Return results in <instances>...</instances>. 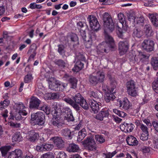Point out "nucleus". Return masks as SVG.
<instances>
[{
  "instance_id": "nucleus-60",
  "label": "nucleus",
  "mask_w": 158,
  "mask_h": 158,
  "mask_svg": "<svg viewBox=\"0 0 158 158\" xmlns=\"http://www.w3.org/2000/svg\"><path fill=\"white\" fill-rule=\"evenodd\" d=\"M71 40L73 42H77L78 40L77 35L75 34H73L71 36Z\"/></svg>"
},
{
  "instance_id": "nucleus-34",
  "label": "nucleus",
  "mask_w": 158,
  "mask_h": 158,
  "mask_svg": "<svg viewBox=\"0 0 158 158\" xmlns=\"http://www.w3.org/2000/svg\"><path fill=\"white\" fill-rule=\"evenodd\" d=\"M69 82L70 84V87L73 89H75L77 87V80L74 77H71L69 79Z\"/></svg>"
},
{
  "instance_id": "nucleus-35",
  "label": "nucleus",
  "mask_w": 158,
  "mask_h": 158,
  "mask_svg": "<svg viewBox=\"0 0 158 158\" xmlns=\"http://www.w3.org/2000/svg\"><path fill=\"white\" fill-rule=\"evenodd\" d=\"M95 138L96 142L98 143H102L105 142V138L103 135H97L95 136Z\"/></svg>"
},
{
  "instance_id": "nucleus-29",
  "label": "nucleus",
  "mask_w": 158,
  "mask_h": 158,
  "mask_svg": "<svg viewBox=\"0 0 158 158\" xmlns=\"http://www.w3.org/2000/svg\"><path fill=\"white\" fill-rule=\"evenodd\" d=\"M86 132L85 129H82L78 132L77 141L80 142L86 136Z\"/></svg>"
},
{
  "instance_id": "nucleus-43",
  "label": "nucleus",
  "mask_w": 158,
  "mask_h": 158,
  "mask_svg": "<svg viewBox=\"0 0 158 158\" xmlns=\"http://www.w3.org/2000/svg\"><path fill=\"white\" fill-rule=\"evenodd\" d=\"M113 111L114 113L122 118H124L127 115V114L122 111H120L116 109H114Z\"/></svg>"
},
{
  "instance_id": "nucleus-31",
  "label": "nucleus",
  "mask_w": 158,
  "mask_h": 158,
  "mask_svg": "<svg viewBox=\"0 0 158 158\" xmlns=\"http://www.w3.org/2000/svg\"><path fill=\"white\" fill-rule=\"evenodd\" d=\"M67 85V84L65 83H61L60 82H58L56 84V89L55 90L59 91H62L65 88Z\"/></svg>"
},
{
  "instance_id": "nucleus-40",
  "label": "nucleus",
  "mask_w": 158,
  "mask_h": 158,
  "mask_svg": "<svg viewBox=\"0 0 158 158\" xmlns=\"http://www.w3.org/2000/svg\"><path fill=\"white\" fill-rule=\"evenodd\" d=\"M10 103V101L8 99H5L3 102H0V110H2L5 107L7 106Z\"/></svg>"
},
{
  "instance_id": "nucleus-44",
  "label": "nucleus",
  "mask_w": 158,
  "mask_h": 158,
  "mask_svg": "<svg viewBox=\"0 0 158 158\" xmlns=\"http://www.w3.org/2000/svg\"><path fill=\"white\" fill-rule=\"evenodd\" d=\"M152 87L154 91L158 94V77L152 82Z\"/></svg>"
},
{
  "instance_id": "nucleus-52",
  "label": "nucleus",
  "mask_w": 158,
  "mask_h": 158,
  "mask_svg": "<svg viewBox=\"0 0 158 158\" xmlns=\"http://www.w3.org/2000/svg\"><path fill=\"white\" fill-rule=\"evenodd\" d=\"M55 63L59 66L64 67L65 66V63L62 60L59 59L55 61Z\"/></svg>"
},
{
  "instance_id": "nucleus-62",
  "label": "nucleus",
  "mask_w": 158,
  "mask_h": 158,
  "mask_svg": "<svg viewBox=\"0 0 158 158\" xmlns=\"http://www.w3.org/2000/svg\"><path fill=\"white\" fill-rule=\"evenodd\" d=\"M123 32L122 31L121 28H119L117 32V34L118 37L122 39L123 38Z\"/></svg>"
},
{
  "instance_id": "nucleus-23",
  "label": "nucleus",
  "mask_w": 158,
  "mask_h": 158,
  "mask_svg": "<svg viewBox=\"0 0 158 158\" xmlns=\"http://www.w3.org/2000/svg\"><path fill=\"white\" fill-rule=\"evenodd\" d=\"M126 140L127 144L129 145H137L138 144V141L136 139L131 135L128 137Z\"/></svg>"
},
{
  "instance_id": "nucleus-2",
  "label": "nucleus",
  "mask_w": 158,
  "mask_h": 158,
  "mask_svg": "<svg viewBox=\"0 0 158 158\" xmlns=\"http://www.w3.org/2000/svg\"><path fill=\"white\" fill-rule=\"evenodd\" d=\"M106 41L99 44L97 47V52L98 53L108 52L110 48H114V44L112 37L104 31Z\"/></svg>"
},
{
  "instance_id": "nucleus-6",
  "label": "nucleus",
  "mask_w": 158,
  "mask_h": 158,
  "mask_svg": "<svg viewBox=\"0 0 158 158\" xmlns=\"http://www.w3.org/2000/svg\"><path fill=\"white\" fill-rule=\"evenodd\" d=\"M103 20L104 27L108 29L111 32L114 30L115 26L111 16L107 12L103 15Z\"/></svg>"
},
{
  "instance_id": "nucleus-1",
  "label": "nucleus",
  "mask_w": 158,
  "mask_h": 158,
  "mask_svg": "<svg viewBox=\"0 0 158 158\" xmlns=\"http://www.w3.org/2000/svg\"><path fill=\"white\" fill-rule=\"evenodd\" d=\"M61 106L59 104L53 105L52 106L53 117L51 121V124L56 128H61L64 124V121L60 116L61 114Z\"/></svg>"
},
{
  "instance_id": "nucleus-19",
  "label": "nucleus",
  "mask_w": 158,
  "mask_h": 158,
  "mask_svg": "<svg viewBox=\"0 0 158 158\" xmlns=\"http://www.w3.org/2000/svg\"><path fill=\"white\" fill-rule=\"evenodd\" d=\"M109 112L106 108L102 109V110L95 116V118L99 120L102 121L104 118L108 117Z\"/></svg>"
},
{
  "instance_id": "nucleus-27",
  "label": "nucleus",
  "mask_w": 158,
  "mask_h": 158,
  "mask_svg": "<svg viewBox=\"0 0 158 158\" xmlns=\"http://www.w3.org/2000/svg\"><path fill=\"white\" fill-rule=\"evenodd\" d=\"M71 134V131L68 128L63 129L61 130V135L65 136L68 139H71L72 138Z\"/></svg>"
},
{
  "instance_id": "nucleus-53",
  "label": "nucleus",
  "mask_w": 158,
  "mask_h": 158,
  "mask_svg": "<svg viewBox=\"0 0 158 158\" xmlns=\"http://www.w3.org/2000/svg\"><path fill=\"white\" fill-rule=\"evenodd\" d=\"M64 118L67 120L68 122L73 121L74 120V117L73 116L72 113L68 114V115H65Z\"/></svg>"
},
{
  "instance_id": "nucleus-49",
  "label": "nucleus",
  "mask_w": 158,
  "mask_h": 158,
  "mask_svg": "<svg viewBox=\"0 0 158 158\" xmlns=\"http://www.w3.org/2000/svg\"><path fill=\"white\" fill-rule=\"evenodd\" d=\"M118 17L119 22L123 25L125 21V18L124 15L122 13H120L118 14Z\"/></svg>"
},
{
  "instance_id": "nucleus-3",
  "label": "nucleus",
  "mask_w": 158,
  "mask_h": 158,
  "mask_svg": "<svg viewBox=\"0 0 158 158\" xmlns=\"http://www.w3.org/2000/svg\"><path fill=\"white\" fill-rule=\"evenodd\" d=\"M73 99L74 101L68 97L64 98V100L66 102L72 106L76 110H79L80 107L78 104H79L84 99V98L80 93H78L73 96Z\"/></svg>"
},
{
  "instance_id": "nucleus-38",
  "label": "nucleus",
  "mask_w": 158,
  "mask_h": 158,
  "mask_svg": "<svg viewBox=\"0 0 158 158\" xmlns=\"http://www.w3.org/2000/svg\"><path fill=\"white\" fill-rule=\"evenodd\" d=\"M151 64L153 69L155 70H157L158 69V59L156 57L152 58Z\"/></svg>"
},
{
  "instance_id": "nucleus-51",
  "label": "nucleus",
  "mask_w": 158,
  "mask_h": 158,
  "mask_svg": "<svg viewBox=\"0 0 158 158\" xmlns=\"http://www.w3.org/2000/svg\"><path fill=\"white\" fill-rule=\"evenodd\" d=\"M41 158H54V155L53 153L49 152L48 153H45L43 155Z\"/></svg>"
},
{
  "instance_id": "nucleus-63",
  "label": "nucleus",
  "mask_w": 158,
  "mask_h": 158,
  "mask_svg": "<svg viewBox=\"0 0 158 158\" xmlns=\"http://www.w3.org/2000/svg\"><path fill=\"white\" fill-rule=\"evenodd\" d=\"M153 143L154 148L158 149V139L155 138L153 139Z\"/></svg>"
},
{
  "instance_id": "nucleus-24",
  "label": "nucleus",
  "mask_w": 158,
  "mask_h": 158,
  "mask_svg": "<svg viewBox=\"0 0 158 158\" xmlns=\"http://www.w3.org/2000/svg\"><path fill=\"white\" fill-rule=\"evenodd\" d=\"M84 64L81 61H76L72 70L74 72H78L84 68Z\"/></svg>"
},
{
  "instance_id": "nucleus-56",
  "label": "nucleus",
  "mask_w": 158,
  "mask_h": 158,
  "mask_svg": "<svg viewBox=\"0 0 158 158\" xmlns=\"http://www.w3.org/2000/svg\"><path fill=\"white\" fill-rule=\"evenodd\" d=\"M148 133H142L140 139L143 141L147 140L148 139Z\"/></svg>"
},
{
  "instance_id": "nucleus-54",
  "label": "nucleus",
  "mask_w": 158,
  "mask_h": 158,
  "mask_svg": "<svg viewBox=\"0 0 158 158\" xmlns=\"http://www.w3.org/2000/svg\"><path fill=\"white\" fill-rule=\"evenodd\" d=\"M63 112L64 113V116L65 115L72 114L71 110L68 107H65L63 108Z\"/></svg>"
},
{
  "instance_id": "nucleus-7",
  "label": "nucleus",
  "mask_w": 158,
  "mask_h": 158,
  "mask_svg": "<svg viewBox=\"0 0 158 158\" xmlns=\"http://www.w3.org/2000/svg\"><path fill=\"white\" fill-rule=\"evenodd\" d=\"M126 87L127 92L129 95L135 97L138 95V88L134 81L131 80L127 81Z\"/></svg>"
},
{
  "instance_id": "nucleus-48",
  "label": "nucleus",
  "mask_w": 158,
  "mask_h": 158,
  "mask_svg": "<svg viewBox=\"0 0 158 158\" xmlns=\"http://www.w3.org/2000/svg\"><path fill=\"white\" fill-rule=\"evenodd\" d=\"M110 79V84L112 86L111 90H110V92H112L113 91L114 88L116 87V82L115 78H111Z\"/></svg>"
},
{
  "instance_id": "nucleus-18",
  "label": "nucleus",
  "mask_w": 158,
  "mask_h": 158,
  "mask_svg": "<svg viewBox=\"0 0 158 158\" xmlns=\"http://www.w3.org/2000/svg\"><path fill=\"white\" fill-rule=\"evenodd\" d=\"M27 137L29 140L31 142H34L38 139L39 133L34 130H31L27 132Z\"/></svg>"
},
{
  "instance_id": "nucleus-22",
  "label": "nucleus",
  "mask_w": 158,
  "mask_h": 158,
  "mask_svg": "<svg viewBox=\"0 0 158 158\" xmlns=\"http://www.w3.org/2000/svg\"><path fill=\"white\" fill-rule=\"evenodd\" d=\"M79 150V148L78 145L74 143L69 144L67 148V150L69 152H77Z\"/></svg>"
},
{
  "instance_id": "nucleus-33",
  "label": "nucleus",
  "mask_w": 158,
  "mask_h": 158,
  "mask_svg": "<svg viewBox=\"0 0 158 158\" xmlns=\"http://www.w3.org/2000/svg\"><path fill=\"white\" fill-rule=\"evenodd\" d=\"M117 153V150H115L112 152H107L106 153H103L102 154V158H112Z\"/></svg>"
},
{
  "instance_id": "nucleus-42",
  "label": "nucleus",
  "mask_w": 158,
  "mask_h": 158,
  "mask_svg": "<svg viewBox=\"0 0 158 158\" xmlns=\"http://www.w3.org/2000/svg\"><path fill=\"white\" fill-rule=\"evenodd\" d=\"M44 151H50L53 148V145L51 143H44L42 144Z\"/></svg>"
},
{
  "instance_id": "nucleus-41",
  "label": "nucleus",
  "mask_w": 158,
  "mask_h": 158,
  "mask_svg": "<svg viewBox=\"0 0 158 158\" xmlns=\"http://www.w3.org/2000/svg\"><path fill=\"white\" fill-rule=\"evenodd\" d=\"M85 58L84 55L82 54L79 53L76 55L74 62L76 61H85Z\"/></svg>"
},
{
  "instance_id": "nucleus-16",
  "label": "nucleus",
  "mask_w": 158,
  "mask_h": 158,
  "mask_svg": "<svg viewBox=\"0 0 158 158\" xmlns=\"http://www.w3.org/2000/svg\"><path fill=\"white\" fill-rule=\"evenodd\" d=\"M51 140L53 141L54 145L58 148H62L64 147V142L61 138L58 136L52 137Z\"/></svg>"
},
{
  "instance_id": "nucleus-55",
  "label": "nucleus",
  "mask_w": 158,
  "mask_h": 158,
  "mask_svg": "<svg viewBox=\"0 0 158 158\" xmlns=\"http://www.w3.org/2000/svg\"><path fill=\"white\" fill-rule=\"evenodd\" d=\"M149 18L151 19V22H152L153 24L154 25V23L157 22V20L156 19H155V18H157V15H155L154 14H149Z\"/></svg>"
},
{
  "instance_id": "nucleus-11",
  "label": "nucleus",
  "mask_w": 158,
  "mask_h": 158,
  "mask_svg": "<svg viewBox=\"0 0 158 158\" xmlns=\"http://www.w3.org/2000/svg\"><path fill=\"white\" fill-rule=\"evenodd\" d=\"M129 46V40L127 39L120 41L118 43V49L120 55L125 54L128 50Z\"/></svg>"
},
{
  "instance_id": "nucleus-64",
  "label": "nucleus",
  "mask_w": 158,
  "mask_h": 158,
  "mask_svg": "<svg viewBox=\"0 0 158 158\" xmlns=\"http://www.w3.org/2000/svg\"><path fill=\"white\" fill-rule=\"evenodd\" d=\"M59 158H67V156L64 152H61L59 154Z\"/></svg>"
},
{
  "instance_id": "nucleus-26",
  "label": "nucleus",
  "mask_w": 158,
  "mask_h": 158,
  "mask_svg": "<svg viewBox=\"0 0 158 158\" xmlns=\"http://www.w3.org/2000/svg\"><path fill=\"white\" fill-rule=\"evenodd\" d=\"M144 31L146 35L148 37L151 36L153 35V31L152 29V27L149 24L145 25L144 27Z\"/></svg>"
},
{
  "instance_id": "nucleus-10",
  "label": "nucleus",
  "mask_w": 158,
  "mask_h": 158,
  "mask_svg": "<svg viewBox=\"0 0 158 158\" xmlns=\"http://www.w3.org/2000/svg\"><path fill=\"white\" fill-rule=\"evenodd\" d=\"M87 20L92 30L97 31L99 29L100 25L95 16L92 15H89Z\"/></svg>"
},
{
  "instance_id": "nucleus-57",
  "label": "nucleus",
  "mask_w": 158,
  "mask_h": 158,
  "mask_svg": "<svg viewBox=\"0 0 158 158\" xmlns=\"http://www.w3.org/2000/svg\"><path fill=\"white\" fill-rule=\"evenodd\" d=\"M141 151L143 153H148L150 152V148L147 146H143L141 148Z\"/></svg>"
},
{
  "instance_id": "nucleus-12",
  "label": "nucleus",
  "mask_w": 158,
  "mask_h": 158,
  "mask_svg": "<svg viewBox=\"0 0 158 158\" xmlns=\"http://www.w3.org/2000/svg\"><path fill=\"white\" fill-rule=\"evenodd\" d=\"M154 45V42L150 40H145L142 44L143 48L148 52L153 50Z\"/></svg>"
},
{
  "instance_id": "nucleus-4",
  "label": "nucleus",
  "mask_w": 158,
  "mask_h": 158,
  "mask_svg": "<svg viewBox=\"0 0 158 158\" xmlns=\"http://www.w3.org/2000/svg\"><path fill=\"white\" fill-rule=\"evenodd\" d=\"M105 78V74L102 71H98L96 73L90 74L89 77V81L91 84L96 86L98 83L103 82Z\"/></svg>"
},
{
  "instance_id": "nucleus-50",
  "label": "nucleus",
  "mask_w": 158,
  "mask_h": 158,
  "mask_svg": "<svg viewBox=\"0 0 158 158\" xmlns=\"http://www.w3.org/2000/svg\"><path fill=\"white\" fill-rule=\"evenodd\" d=\"M58 52L59 53V54L62 55L64 54L65 53L64 51V45L62 44L59 45L58 46Z\"/></svg>"
},
{
  "instance_id": "nucleus-59",
  "label": "nucleus",
  "mask_w": 158,
  "mask_h": 158,
  "mask_svg": "<svg viewBox=\"0 0 158 158\" xmlns=\"http://www.w3.org/2000/svg\"><path fill=\"white\" fill-rule=\"evenodd\" d=\"M80 35L82 37L83 40L85 41H86L87 40L85 39L86 37V33L85 30H83V29H81L80 31Z\"/></svg>"
},
{
  "instance_id": "nucleus-37",
  "label": "nucleus",
  "mask_w": 158,
  "mask_h": 158,
  "mask_svg": "<svg viewBox=\"0 0 158 158\" xmlns=\"http://www.w3.org/2000/svg\"><path fill=\"white\" fill-rule=\"evenodd\" d=\"M143 35V32L140 29L135 28L133 30V36L135 37L140 38Z\"/></svg>"
},
{
  "instance_id": "nucleus-5",
  "label": "nucleus",
  "mask_w": 158,
  "mask_h": 158,
  "mask_svg": "<svg viewBox=\"0 0 158 158\" xmlns=\"http://www.w3.org/2000/svg\"><path fill=\"white\" fill-rule=\"evenodd\" d=\"M15 109L18 114L15 116V118L17 120H20L23 118L22 116H26L27 114V107L25 106L22 102H19L15 104L14 106Z\"/></svg>"
},
{
  "instance_id": "nucleus-17",
  "label": "nucleus",
  "mask_w": 158,
  "mask_h": 158,
  "mask_svg": "<svg viewBox=\"0 0 158 158\" xmlns=\"http://www.w3.org/2000/svg\"><path fill=\"white\" fill-rule=\"evenodd\" d=\"M119 107L125 110L128 111L132 108V105L127 98L119 101Z\"/></svg>"
},
{
  "instance_id": "nucleus-13",
  "label": "nucleus",
  "mask_w": 158,
  "mask_h": 158,
  "mask_svg": "<svg viewBox=\"0 0 158 158\" xmlns=\"http://www.w3.org/2000/svg\"><path fill=\"white\" fill-rule=\"evenodd\" d=\"M41 103V101L37 97L32 96L30 98L29 107L31 109L39 110L40 108L39 106Z\"/></svg>"
},
{
  "instance_id": "nucleus-15",
  "label": "nucleus",
  "mask_w": 158,
  "mask_h": 158,
  "mask_svg": "<svg viewBox=\"0 0 158 158\" xmlns=\"http://www.w3.org/2000/svg\"><path fill=\"white\" fill-rule=\"evenodd\" d=\"M135 127L134 125L131 123H124L120 125L121 129L125 132H131Z\"/></svg>"
},
{
  "instance_id": "nucleus-9",
  "label": "nucleus",
  "mask_w": 158,
  "mask_h": 158,
  "mask_svg": "<svg viewBox=\"0 0 158 158\" xmlns=\"http://www.w3.org/2000/svg\"><path fill=\"white\" fill-rule=\"evenodd\" d=\"M82 144L90 151H95L97 145L93 137L88 136L86 139L82 142Z\"/></svg>"
},
{
  "instance_id": "nucleus-46",
  "label": "nucleus",
  "mask_w": 158,
  "mask_h": 158,
  "mask_svg": "<svg viewBox=\"0 0 158 158\" xmlns=\"http://www.w3.org/2000/svg\"><path fill=\"white\" fill-rule=\"evenodd\" d=\"M80 106L85 110H88L89 108V105L88 103L87 102L86 100L84 99L83 101L79 104Z\"/></svg>"
},
{
  "instance_id": "nucleus-30",
  "label": "nucleus",
  "mask_w": 158,
  "mask_h": 158,
  "mask_svg": "<svg viewBox=\"0 0 158 158\" xmlns=\"http://www.w3.org/2000/svg\"><path fill=\"white\" fill-rule=\"evenodd\" d=\"M11 147L10 146H5L2 147L0 149L1 152L2 156H5L11 148Z\"/></svg>"
},
{
  "instance_id": "nucleus-25",
  "label": "nucleus",
  "mask_w": 158,
  "mask_h": 158,
  "mask_svg": "<svg viewBox=\"0 0 158 158\" xmlns=\"http://www.w3.org/2000/svg\"><path fill=\"white\" fill-rule=\"evenodd\" d=\"M128 20L130 21L139 23H143L144 22V18L143 16L139 17H136L133 16H131L128 18Z\"/></svg>"
},
{
  "instance_id": "nucleus-45",
  "label": "nucleus",
  "mask_w": 158,
  "mask_h": 158,
  "mask_svg": "<svg viewBox=\"0 0 158 158\" xmlns=\"http://www.w3.org/2000/svg\"><path fill=\"white\" fill-rule=\"evenodd\" d=\"M39 110L44 111L48 114H49L51 112L50 107L46 105H44L43 106L40 107Z\"/></svg>"
},
{
  "instance_id": "nucleus-21",
  "label": "nucleus",
  "mask_w": 158,
  "mask_h": 158,
  "mask_svg": "<svg viewBox=\"0 0 158 158\" xmlns=\"http://www.w3.org/2000/svg\"><path fill=\"white\" fill-rule=\"evenodd\" d=\"M95 31L91 30L89 33V40H87L86 43V47L89 48L91 47L92 44V41L95 40L97 36L95 33Z\"/></svg>"
},
{
  "instance_id": "nucleus-39",
  "label": "nucleus",
  "mask_w": 158,
  "mask_h": 158,
  "mask_svg": "<svg viewBox=\"0 0 158 158\" xmlns=\"http://www.w3.org/2000/svg\"><path fill=\"white\" fill-rule=\"evenodd\" d=\"M14 158H21L22 154V151L20 149H16L13 152Z\"/></svg>"
},
{
  "instance_id": "nucleus-8",
  "label": "nucleus",
  "mask_w": 158,
  "mask_h": 158,
  "mask_svg": "<svg viewBox=\"0 0 158 158\" xmlns=\"http://www.w3.org/2000/svg\"><path fill=\"white\" fill-rule=\"evenodd\" d=\"M31 118L33 121L35 122L36 124L41 126L45 122V114L41 111H38L34 113L31 114Z\"/></svg>"
},
{
  "instance_id": "nucleus-61",
  "label": "nucleus",
  "mask_w": 158,
  "mask_h": 158,
  "mask_svg": "<svg viewBox=\"0 0 158 158\" xmlns=\"http://www.w3.org/2000/svg\"><path fill=\"white\" fill-rule=\"evenodd\" d=\"M152 125L153 126L155 130L157 131L158 130V121H154L152 123Z\"/></svg>"
},
{
  "instance_id": "nucleus-36",
  "label": "nucleus",
  "mask_w": 158,
  "mask_h": 158,
  "mask_svg": "<svg viewBox=\"0 0 158 158\" xmlns=\"http://www.w3.org/2000/svg\"><path fill=\"white\" fill-rule=\"evenodd\" d=\"M115 98L113 93L107 94L105 97V100L106 102H109L110 101H113Z\"/></svg>"
},
{
  "instance_id": "nucleus-14",
  "label": "nucleus",
  "mask_w": 158,
  "mask_h": 158,
  "mask_svg": "<svg viewBox=\"0 0 158 158\" xmlns=\"http://www.w3.org/2000/svg\"><path fill=\"white\" fill-rule=\"evenodd\" d=\"M89 104L91 109L94 113L98 112L102 107V104L100 102L94 99L90 100Z\"/></svg>"
},
{
  "instance_id": "nucleus-32",
  "label": "nucleus",
  "mask_w": 158,
  "mask_h": 158,
  "mask_svg": "<svg viewBox=\"0 0 158 158\" xmlns=\"http://www.w3.org/2000/svg\"><path fill=\"white\" fill-rule=\"evenodd\" d=\"M89 96L91 98H94L96 101L98 102L101 101V96L99 95V94L97 92L90 91L89 92Z\"/></svg>"
},
{
  "instance_id": "nucleus-28",
  "label": "nucleus",
  "mask_w": 158,
  "mask_h": 158,
  "mask_svg": "<svg viewBox=\"0 0 158 158\" xmlns=\"http://www.w3.org/2000/svg\"><path fill=\"white\" fill-rule=\"evenodd\" d=\"M23 137L19 132H16L13 136L12 140L13 142H19L22 141Z\"/></svg>"
},
{
  "instance_id": "nucleus-58",
  "label": "nucleus",
  "mask_w": 158,
  "mask_h": 158,
  "mask_svg": "<svg viewBox=\"0 0 158 158\" xmlns=\"http://www.w3.org/2000/svg\"><path fill=\"white\" fill-rule=\"evenodd\" d=\"M140 127L142 131V133H148V127L144 124H142Z\"/></svg>"
},
{
  "instance_id": "nucleus-47",
  "label": "nucleus",
  "mask_w": 158,
  "mask_h": 158,
  "mask_svg": "<svg viewBox=\"0 0 158 158\" xmlns=\"http://www.w3.org/2000/svg\"><path fill=\"white\" fill-rule=\"evenodd\" d=\"M32 75L30 74H28L26 75L24 78V81L26 83H29L33 79Z\"/></svg>"
},
{
  "instance_id": "nucleus-20",
  "label": "nucleus",
  "mask_w": 158,
  "mask_h": 158,
  "mask_svg": "<svg viewBox=\"0 0 158 158\" xmlns=\"http://www.w3.org/2000/svg\"><path fill=\"white\" fill-rule=\"evenodd\" d=\"M147 57L142 52L137 51L135 52V55L134 57V60L135 62L138 63L140 61L143 62Z\"/></svg>"
}]
</instances>
